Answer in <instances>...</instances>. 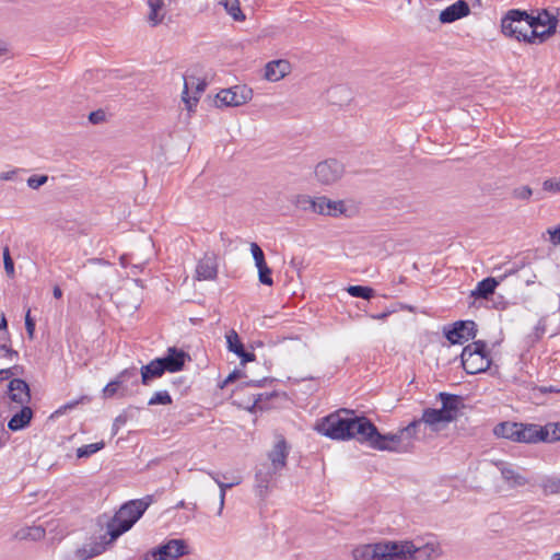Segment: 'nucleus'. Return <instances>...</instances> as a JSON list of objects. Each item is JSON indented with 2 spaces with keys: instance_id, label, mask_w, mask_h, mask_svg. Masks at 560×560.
<instances>
[{
  "instance_id": "32",
  "label": "nucleus",
  "mask_w": 560,
  "mask_h": 560,
  "mask_svg": "<svg viewBox=\"0 0 560 560\" xmlns=\"http://www.w3.org/2000/svg\"><path fill=\"white\" fill-rule=\"evenodd\" d=\"M45 529L42 526L23 527L15 532L14 538L18 540H42L45 537Z\"/></svg>"
},
{
  "instance_id": "19",
  "label": "nucleus",
  "mask_w": 560,
  "mask_h": 560,
  "mask_svg": "<svg viewBox=\"0 0 560 560\" xmlns=\"http://www.w3.org/2000/svg\"><path fill=\"white\" fill-rule=\"evenodd\" d=\"M218 275V261L214 254H206L196 266L195 278L198 281L214 280Z\"/></svg>"
},
{
  "instance_id": "27",
  "label": "nucleus",
  "mask_w": 560,
  "mask_h": 560,
  "mask_svg": "<svg viewBox=\"0 0 560 560\" xmlns=\"http://www.w3.org/2000/svg\"><path fill=\"white\" fill-rule=\"evenodd\" d=\"M163 374L164 371L161 361L154 359L141 368V382L143 385H149L152 380L159 378Z\"/></svg>"
},
{
  "instance_id": "33",
  "label": "nucleus",
  "mask_w": 560,
  "mask_h": 560,
  "mask_svg": "<svg viewBox=\"0 0 560 560\" xmlns=\"http://www.w3.org/2000/svg\"><path fill=\"white\" fill-rule=\"evenodd\" d=\"M226 11V13L237 22L245 21L246 16L240 7V0H220L219 2Z\"/></svg>"
},
{
  "instance_id": "60",
  "label": "nucleus",
  "mask_w": 560,
  "mask_h": 560,
  "mask_svg": "<svg viewBox=\"0 0 560 560\" xmlns=\"http://www.w3.org/2000/svg\"><path fill=\"white\" fill-rule=\"evenodd\" d=\"M541 393H560V387L556 386H542L539 388Z\"/></svg>"
},
{
  "instance_id": "6",
  "label": "nucleus",
  "mask_w": 560,
  "mask_h": 560,
  "mask_svg": "<svg viewBox=\"0 0 560 560\" xmlns=\"http://www.w3.org/2000/svg\"><path fill=\"white\" fill-rule=\"evenodd\" d=\"M462 366L467 374L485 372L490 366L483 341H474L466 346L460 354Z\"/></svg>"
},
{
  "instance_id": "22",
  "label": "nucleus",
  "mask_w": 560,
  "mask_h": 560,
  "mask_svg": "<svg viewBox=\"0 0 560 560\" xmlns=\"http://www.w3.org/2000/svg\"><path fill=\"white\" fill-rule=\"evenodd\" d=\"M185 358L186 354L184 351L177 350L176 348H170L167 350V354L163 358H158V361H161L164 372L174 373L183 369Z\"/></svg>"
},
{
  "instance_id": "24",
  "label": "nucleus",
  "mask_w": 560,
  "mask_h": 560,
  "mask_svg": "<svg viewBox=\"0 0 560 560\" xmlns=\"http://www.w3.org/2000/svg\"><path fill=\"white\" fill-rule=\"evenodd\" d=\"M9 396L11 400L20 405L27 404L31 399L27 383L21 378H13L9 384Z\"/></svg>"
},
{
  "instance_id": "16",
  "label": "nucleus",
  "mask_w": 560,
  "mask_h": 560,
  "mask_svg": "<svg viewBox=\"0 0 560 560\" xmlns=\"http://www.w3.org/2000/svg\"><path fill=\"white\" fill-rule=\"evenodd\" d=\"M290 447L282 436H278L272 450L268 453L270 462L269 470L272 474L279 472L285 467Z\"/></svg>"
},
{
  "instance_id": "18",
  "label": "nucleus",
  "mask_w": 560,
  "mask_h": 560,
  "mask_svg": "<svg viewBox=\"0 0 560 560\" xmlns=\"http://www.w3.org/2000/svg\"><path fill=\"white\" fill-rule=\"evenodd\" d=\"M520 432L516 436L518 443H537V442H546L547 439V430H545V425L541 427L539 424H523L520 423Z\"/></svg>"
},
{
  "instance_id": "12",
  "label": "nucleus",
  "mask_w": 560,
  "mask_h": 560,
  "mask_svg": "<svg viewBox=\"0 0 560 560\" xmlns=\"http://www.w3.org/2000/svg\"><path fill=\"white\" fill-rule=\"evenodd\" d=\"M386 540L361 544L351 550L352 560H387Z\"/></svg>"
},
{
  "instance_id": "15",
  "label": "nucleus",
  "mask_w": 560,
  "mask_h": 560,
  "mask_svg": "<svg viewBox=\"0 0 560 560\" xmlns=\"http://www.w3.org/2000/svg\"><path fill=\"white\" fill-rule=\"evenodd\" d=\"M109 544V539H107L106 535H103L95 539H91L82 547L75 549V551L70 557V560L92 559L96 556L102 555L106 550V546Z\"/></svg>"
},
{
  "instance_id": "4",
  "label": "nucleus",
  "mask_w": 560,
  "mask_h": 560,
  "mask_svg": "<svg viewBox=\"0 0 560 560\" xmlns=\"http://www.w3.org/2000/svg\"><path fill=\"white\" fill-rule=\"evenodd\" d=\"M150 502V497H147L144 499L131 500L125 503L107 524L109 542H113L120 535L128 532L149 508Z\"/></svg>"
},
{
  "instance_id": "9",
  "label": "nucleus",
  "mask_w": 560,
  "mask_h": 560,
  "mask_svg": "<svg viewBox=\"0 0 560 560\" xmlns=\"http://www.w3.org/2000/svg\"><path fill=\"white\" fill-rule=\"evenodd\" d=\"M186 553L187 545L183 539H171L145 552L142 560H176Z\"/></svg>"
},
{
  "instance_id": "56",
  "label": "nucleus",
  "mask_w": 560,
  "mask_h": 560,
  "mask_svg": "<svg viewBox=\"0 0 560 560\" xmlns=\"http://www.w3.org/2000/svg\"><path fill=\"white\" fill-rule=\"evenodd\" d=\"M89 401H90V398L88 396H82L78 400H73V401H70V402L66 404L61 409H65V410L72 409V408H74L79 404L89 402Z\"/></svg>"
},
{
  "instance_id": "58",
  "label": "nucleus",
  "mask_w": 560,
  "mask_h": 560,
  "mask_svg": "<svg viewBox=\"0 0 560 560\" xmlns=\"http://www.w3.org/2000/svg\"><path fill=\"white\" fill-rule=\"evenodd\" d=\"M5 332H9L8 331V322H7L4 313H1V316H0V335H3Z\"/></svg>"
},
{
  "instance_id": "8",
  "label": "nucleus",
  "mask_w": 560,
  "mask_h": 560,
  "mask_svg": "<svg viewBox=\"0 0 560 560\" xmlns=\"http://www.w3.org/2000/svg\"><path fill=\"white\" fill-rule=\"evenodd\" d=\"M492 464L500 471L501 478L509 489L523 488L530 483V479L524 474V469L516 465L504 460H492Z\"/></svg>"
},
{
  "instance_id": "41",
  "label": "nucleus",
  "mask_w": 560,
  "mask_h": 560,
  "mask_svg": "<svg viewBox=\"0 0 560 560\" xmlns=\"http://www.w3.org/2000/svg\"><path fill=\"white\" fill-rule=\"evenodd\" d=\"M10 334L5 332L3 335H0V350L3 352L5 357H18V351L13 350L10 347Z\"/></svg>"
},
{
  "instance_id": "39",
  "label": "nucleus",
  "mask_w": 560,
  "mask_h": 560,
  "mask_svg": "<svg viewBox=\"0 0 560 560\" xmlns=\"http://www.w3.org/2000/svg\"><path fill=\"white\" fill-rule=\"evenodd\" d=\"M172 397L168 394L167 390H160L153 394V396L149 399V405H171L172 404Z\"/></svg>"
},
{
  "instance_id": "61",
  "label": "nucleus",
  "mask_w": 560,
  "mask_h": 560,
  "mask_svg": "<svg viewBox=\"0 0 560 560\" xmlns=\"http://www.w3.org/2000/svg\"><path fill=\"white\" fill-rule=\"evenodd\" d=\"M9 51L8 44L0 38V57L7 55Z\"/></svg>"
},
{
  "instance_id": "2",
  "label": "nucleus",
  "mask_w": 560,
  "mask_h": 560,
  "mask_svg": "<svg viewBox=\"0 0 560 560\" xmlns=\"http://www.w3.org/2000/svg\"><path fill=\"white\" fill-rule=\"evenodd\" d=\"M372 430L368 431L365 442L375 450L397 453H407L413 448V441L424 439L425 434L417 430V423L411 421L396 433L381 434L371 422Z\"/></svg>"
},
{
  "instance_id": "1",
  "label": "nucleus",
  "mask_w": 560,
  "mask_h": 560,
  "mask_svg": "<svg viewBox=\"0 0 560 560\" xmlns=\"http://www.w3.org/2000/svg\"><path fill=\"white\" fill-rule=\"evenodd\" d=\"M315 430L334 440H348L355 438L365 442L368 431L372 430L371 421L364 417H357L352 410L340 409L319 420Z\"/></svg>"
},
{
  "instance_id": "13",
  "label": "nucleus",
  "mask_w": 560,
  "mask_h": 560,
  "mask_svg": "<svg viewBox=\"0 0 560 560\" xmlns=\"http://www.w3.org/2000/svg\"><path fill=\"white\" fill-rule=\"evenodd\" d=\"M529 23L537 30V43H542L556 32L558 20L544 10L536 18L529 16Z\"/></svg>"
},
{
  "instance_id": "26",
  "label": "nucleus",
  "mask_w": 560,
  "mask_h": 560,
  "mask_svg": "<svg viewBox=\"0 0 560 560\" xmlns=\"http://www.w3.org/2000/svg\"><path fill=\"white\" fill-rule=\"evenodd\" d=\"M418 551L416 560H433L442 555L440 542L431 539L423 544H417Z\"/></svg>"
},
{
  "instance_id": "35",
  "label": "nucleus",
  "mask_w": 560,
  "mask_h": 560,
  "mask_svg": "<svg viewBox=\"0 0 560 560\" xmlns=\"http://www.w3.org/2000/svg\"><path fill=\"white\" fill-rule=\"evenodd\" d=\"M272 475L273 474L270 470H268L266 474L262 471H258L256 474V489L260 497H265L268 492V487Z\"/></svg>"
},
{
  "instance_id": "36",
  "label": "nucleus",
  "mask_w": 560,
  "mask_h": 560,
  "mask_svg": "<svg viewBox=\"0 0 560 560\" xmlns=\"http://www.w3.org/2000/svg\"><path fill=\"white\" fill-rule=\"evenodd\" d=\"M541 489L545 494H560V478H545L541 482Z\"/></svg>"
},
{
  "instance_id": "51",
  "label": "nucleus",
  "mask_w": 560,
  "mask_h": 560,
  "mask_svg": "<svg viewBox=\"0 0 560 560\" xmlns=\"http://www.w3.org/2000/svg\"><path fill=\"white\" fill-rule=\"evenodd\" d=\"M259 281L265 285H272L273 280L271 278V269L268 267L258 271Z\"/></svg>"
},
{
  "instance_id": "21",
  "label": "nucleus",
  "mask_w": 560,
  "mask_h": 560,
  "mask_svg": "<svg viewBox=\"0 0 560 560\" xmlns=\"http://www.w3.org/2000/svg\"><path fill=\"white\" fill-rule=\"evenodd\" d=\"M226 348L230 352L235 353L243 364L255 360V354L246 352L244 346L234 329H231L225 335Z\"/></svg>"
},
{
  "instance_id": "54",
  "label": "nucleus",
  "mask_w": 560,
  "mask_h": 560,
  "mask_svg": "<svg viewBox=\"0 0 560 560\" xmlns=\"http://www.w3.org/2000/svg\"><path fill=\"white\" fill-rule=\"evenodd\" d=\"M89 120L92 124H100L105 120V113L103 110H95L89 115Z\"/></svg>"
},
{
  "instance_id": "34",
  "label": "nucleus",
  "mask_w": 560,
  "mask_h": 560,
  "mask_svg": "<svg viewBox=\"0 0 560 560\" xmlns=\"http://www.w3.org/2000/svg\"><path fill=\"white\" fill-rule=\"evenodd\" d=\"M291 202L300 210H304V211L311 210L312 212L315 213V211H316L315 203H317V197L312 198L307 195L299 194V195H294L291 198Z\"/></svg>"
},
{
  "instance_id": "64",
  "label": "nucleus",
  "mask_w": 560,
  "mask_h": 560,
  "mask_svg": "<svg viewBox=\"0 0 560 560\" xmlns=\"http://www.w3.org/2000/svg\"><path fill=\"white\" fill-rule=\"evenodd\" d=\"M52 294L56 299H60L62 296V290L56 285L52 290Z\"/></svg>"
},
{
  "instance_id": "63",
  "label": "nucleus",
  "mask_w": 560,
  "mask_h": 560,
  "mask_svg": "<svg viewBox=\"0 0 560 560\" xmlns=\"http://www.w3.org/2000/svg\"><path fill=\"white\" fill-rule=\"evenodd\" d=\"M237 376H238V372L234 371V372H232V373H231V374L225 378L224 383H225V384L231 383V382L235 381V380L237 378Z\"/></svg>"
},
{
  "instance_id": "17",
  "label": "nucleus",
  "mask_w": 560,
  "mask_h": 560,
  "mask_svg": "<svg viewBox=\"0 0 560 560\" xmlns=\"http://www.w3.org/2000/svg\"><path fill=\"white\" fill-rule=\"evenodd\" d=\"M315 213L328 217H350L349 208L343 200H331L326 196L317 197Z\"/></svg>"
},
{
  "instance_id": "10",
  "label": "nucleus",
  "mask_w": 560,
  "mask_h": 560,
  "mask_svg": "<svg viewBox=\"0 0 560 560\" xmlns=\"http://www.w3.org/2000/svg\"><path fill=\"white\" fill-rule=\"evenodd\" d=\"M253 97V90L247 85H234L221 90L215 96L218 107L232 106L237 107L246 104Z\"/></svg>"
},
{
  "instance_id": "20",
  "label": "nucleus",
  "mask_w": 560,
  "mask_h": 560,
  "mask_svg": "<svg viewBox=\"0 0 560 560\" xmlns=\"http://www.w3.org/2000/svg\"><path fill=\"white\" fill-rule=\"evenodd\" d=\"M290 72L291 65L288 60H272L265 66L264 78L269 82H278L287 77Z\"/></svg>"
},
{
  "instance_id": "45",
  "label": "nucleus",
  "mask_w": 560,
  "mask_h": 560,
  "mask_svg": "<svg viewBox=\"0 0 560 560\" xmlns=\"http://www.w3.org/2000/svg\"><path fill=\"white\" fill-rule=\"evenodd\" d=\"M48 182L47 175H33L27 178V186L31 189H38Z\"/></svg>"
},
{
  "instance_id": "53",
  "label": "nucleus",
  "mask_w": 560,
  "mask_h": 560,
  "mask_svg": "<svg viewBox=\"0 0 560 560\" xmlns=\"http://www.w3.org/2000/svg\"><path fill=\"white\" fill-rule=\"evenodd\" d=\"M250 253L255 262L265 259V254L257 243H250Z\"/></svg>"
},
{
  "instance_id": "3",
  "label": "nucleus",
  "mask_w": 560,
  "mask_h": 560,
  "mask_svg": "<svg viewBox=\"0 0 560 560\" xmlns=\"http://www.w3.org/2000/svg\"><path fill=\"white\" fill-rule=\"evenodd\" d=\"M439 399L441 407L425 408L419 419H415L417 430H421L427 435V430L431 433L440 434L445 431L455 420V395L440 393Z\"/></svg>"
},
{
  "instance_id": "42",
  "label": "nucleus",
  "mask_w": 560,
  "mask_h": 560,
  "mask_svg": "<svg viewBox=\"0 0 560 560\" xmlns=\"http://www.w3.org/2000/svg\"><path fill=\"white\" fill-rule=\"evenodd\" d=\"M3 264L4 270L10 278L14 277V262L11 258L9 247H4L3 249Z\"/></svg>"
},
{
  "instance_id": "31",
  "label": "nucleus",
  "mask_w": 560,
  "mask_h": 560,
  "mask_svg": "<svg viewBox=\"0 0 560 560\" xmlns=\"http://www.w3.org/2000/svg\"><path fill=\"white\" fill-rule=\"evenodd\" d=\"M518 427L520 423L516 422H501L494 427L493 433L498 438H503L511 440L513 442H517L516 436L518 435L520 432Z\"/></svg>"
},
{
  "instance_id": "25",
  "label": "nucleus",
  "mask_w": 560,
  "mask_h": 560,
  "mask_svg": "<svg viewBox=\"0 0 560 560\" xmlns=\"http://www.w3.org/2000/svg\"><path fill=\"white\" fill-rule=\"evenodd\" d=\"M499 284L500 280L488 277L477 283L476 288L470 292V296L487 300L494 293Z\"/></svg>"
},
{
  "instance_id": "57",
  "label": "nucleus",
  "mask_w": 560,
  "mask_h": 560,
  "mask_svg": "<svg viewBox=\"0 0 560 560\" xmlns=\"http://www.w3.org/2000/svg\"><path fill=\"white\" fill-rule=\"evenodd\" d=\"M19 170L14 168L8 172H3L0 174V180H12L14 176L18 174Z\"/></svg>"
},
{
  "instance_id": "7",
  "label": "nucleus",
  "mask_w": 560,
  "mask_h": 560,
  "mask_svg": "<svg viewBox=\"0 0 560 560\" xmlns=\"http://www.w3.org/2000/svg\"><path fill=\"white\" fill-rule=\"evenodd\" d=\"M345 174L343 164L335 159H328L316 164L314 176L318 184L331 186L339 182Z\"/></svg>"
},
{
  "instance_id": "23",
  "label": "nucleus",
  "mask_w": 560,
  "mask_h": 560,
  "mask_svg": "<svg viewBox=\"0 0 560 560\" xmlns=\"http://www.w3.org/2000/svg\"><path fill=\"white\" fill-rule=\"evenodd\" d=\"M148 13L147 21L152 26L155 27L162 23H164L165 18L167 15V8L164 0H147Z\"/></svg>"
},
{
  "instance_id": "29",
  "label": "nucleus",
  "mask_w": 560,
  "mask_h": 560,
  "mask_svg": "<svg viewBox=\"0 0 560 560\" xmlns=\"http://www.w3.org/2000/svg\"><path fill=\"white\" fill-rule=\"evenodd\" d=\"M208 475L213 479V481L218 485V487L220 489L219 510H218V513H217L220 516V515H222V512H223V509H224L226 490L233 488L234 486L240 485L241 483V478H234L230 482H223V481H221L218 478L217 474H214L212 471H208Z\"/></svg>"
},
{
  "instance_id": "59",
  "label": "nucleus",
  "mask_w": 560,
  "mask_h": 560,
  "mask_svg": "<svg viewBox=\"0 0 560 560\" xmlns=\"http://www.w3.org/2000/svg\"><path fill=\"white\" fill-rule=\"evenodd\" d=\"M445 336L451 345H455V325L446 330Z\"/></svg>"
},
{
  "instance_id": "50",
  "label": "nucleus",
  "mask_w": 560,
  "mask_h": 560,
  "mask_svg": "<svg viewBox=\"0 0 560 560\" xmlns=\"http://www.w3.org/2000/svg\"><path fill=\"white\" fill-rule=\"evenodd\" d=\"M547 233L549 235V241L552 245H560V223L555 228L548 229Z\"/></svg>"
},
{
  "instance_id": "37",
  "label": "nucleus",
  "mask_w": 560,
  "mask_h": 560,
  "mask_svg": "<svg viewBox=\"0 0 560 560\" xmlns=\"http://www.w3.org/2000/svg\"><path fill=\"white\" fill-rule=\"evenodd\" d=\"M347 292L353 298H361L364 300H370L374 294V290L372 288L363 285H350L347 288Z\"/></svg>"
},
{
  "instance_id": "49",
  "label": "nucleus",
  "mask_w": 560,
  "mask_h": 560,
  "mask_svg": "<svg viewBox=\"0 0 560 560\" xmlns=\"http://www.w3.org/2000/svg\"><path fill=\"white\" fill-rule=\"evenodd\" d=\"M542 188H544V190L549 191V192H553V194L559 192L560 191V177L546 179L542 183Z\"/></svg>"
},
{
  "instance_id": "38",
  "label": "nucleus",
  "mask_w": 560,
  "mask_h": 560,
  "mask_svg": "<svg viewBox=\"0 0 560 560\" xmlns=\"http://www.w3.org/2000/svg\"><path fill=\"white\" fill-rule=\"evenodd\" d=\"M104 447V442L92 443L88 445H83L77 450L78 458H84L93 455L94 453L101 451Z\"/></svg>"
},
{
  "instance_id": "11",
  "label": "nucleus",
  "mask_w": 560,
  "mask_h": 560,
  "mask_svg": "<svg viewBox=\"0 0 560 560\" xmlns=\"http://www.w3.org/2000/svg\"><path fill=\"white\" fill-rule=\"evenodd\" d=\"M387 560H416L418 545L412 540H386Z\"/></svg>"
},
{
  "instance_id": "48",
  "label": "nucleus",
  "mask_w": 560,
  "mask_h": 560,
  "mask_svg": "<svg viewBox=\"0 0 560 560\" xmlns=\"http://www.w3.org/2000/svg\"><path fill=\"white\" fill-rule=\"evenodd\" d=\"M512 195L516 199L528 200L532 197L533 191L528 186H522V187L515 188L513 190Z\"/></svg>"
},
{
  "instance_id": "44",
  "label": "nucleus",
  "mask_w": 560,
  "mask_h": 560,
  "mask_svg": "<svg viewBox=\"0 0 560 560\" xmlns=\"http://www.w3.org/2000/svg\"><path fill=\"white\" fill-rule=\"evenodd\" d=\"M470 2L467 0H457V20L468 16L471 13Z\"/></svg>"
},
{
  "instance_id": "40",
  "label": "nucleus",
  "mask_w": 560,
  "mask_h": 560,
  "mask_svg": "<svg viewBox=\"0 0 560 560\" xmlns=\"http://www.w3.org/2000/svg\"><path fill=\"white\" fill-rule=\"evenodd\" d=\"M545 430H547V443L560 441V422L547 423Z\"/></svg>"
},
{
  "instance_id": "55",
  "label": "nucleus",
  "mask_w": 560,
  "mask_h": 560,
  "mask_svg": "<svg viewBox=\"0 0 560 560\" xmlns=\"http://www.w3.org/2000/svg\"><path fill=\"white\" fill-rule=\"evenodd\" d=\"M130 290L135 291V293H136V298L132 302V307L137 308L139 305V302H140V293H141V289L138 284V281H133Z\"/></svg>"
},
{
  "instance_id": "62",
  "label": "nucleus",
  "mask_w": 560,
  "mask_h": 560,
  "mask_svg": "<svg viewBox=\"0 0 560 560\" xmlns=\"http://www.w3.org/2000/svg\"><path fill=\"white\" fill-rule=\"evenodd\" d=\"M12 371L11 369H3V370H0V378H9L11 375H12Z\"/></svg>"
},
{
  "instance_id": "30",
  "label": "nucleus",
  "mask_w": 560,
  "mask_h": 560,
  "mask_svg": "<svg viewBox=\"0 0 560 560\" xmlns=\"http://www.w3.org/2000/svg\"><path fill=\"white\" fill-rule=\"evenodd\" d=\"M33 411L30 407L24 406L18 413H15L9 421L8 427L12 431L24 429L31 421Z\"/></svg>"
},
{
  "instance_id": "52",
  "label": "nucleus",
  "mask_w": 560,
  "mask_h": 560,
  "mask_svg": "<svg viewBox=\"0 0 560 560\" xmlns=\"http://www.w3.org/2000/svg\"><path fill=\"white\" fill-rule=\"evenodd\" d=\"M25 328H26V332H27L30 339H33L34 338V332H35V322L31 317V311L30 310L25 314Z\"/></svg>"
},
{
  "instance_id": "47",
  "label": "nucleus",
  "mask_w": 560,
  "mask_h": 560,
  "mask_svg": "<svg viewBox=\"0 0 560 560\" xmlns=\"http://www.w3.org/2000/svg\"><path fill=\"white\" fill-rule=\"evenodd\" d=\"M130 378H137V370L136 369H126L121 371L117 376L116 381L119 382V384L122 386L126 382H128Z\"/></svg>"
},
{
  "instance_id": "43",
  "label": "nucleus",
  "mask_w": 560,
  "mask_h": 560,
  "mask_svg": "<svg viewBox=\"0 0 560 560\" xmlns=\"http://www.w3.org/2000/svg\"><path fill=\"white\" fill-rule=\"evenodd\" d=\"M439 20L443 24L455 22V3L443 10L439 15Z\"/></svg>"
},
{
  "instance_id": "5",
  "label": "nucleus",
  "mask_w": 560,
  "mask_h": 560,
  "mask_svg": "<svg viewBox=\"0 0 560 560\" xmlns=\"http://www.w3.org/2000/svg\"><path fill=\"white\" fill-rule=\"evenodd\" d=\"M532 26L529 15L520 10H510L501 21L504 35L534 44L537 43V30Z\"/></svg>"
},
{
  "instance_id": "28",
  "label": "nucleus",
  "mask_w": 560,
  "mask_h": 560,
  "mask_svg": "<svg viewBox=\"0 0 560 560\" xmlns=\"http://www.w3.org/2000/svg\"><path fill=\"white\" fill-rule=\"evenodd\" d=\"M477 334V325L474 320H457V345L474 339Z\"/></svg>"
},
{
  "instance_id": "14",
  "label": "nucleus",
  "mask_w": 560,
  "mask_h": 560,
  "mask_svg": "<svg viewBox=\"0 0 560 560\" xmlns=\"http://www.w3.org/2000/svg\"><path fill=\"white\" fill-rule=\"evenodd\" d=\"M207 83L205 80H200L194 77L184 79V90L182 93V100L188 110L197 105L200 95L203 93Z\"/></svg>"
},
{
  "instance_id": "46",
  "label": "nucleus",
  "mask_w": 560,
  "mask_h": 560,
  "mask_svg": "<svg viewBox=\"0 0 560 560\" xmlns=\"http://www.w3.org/2000/svg\"><path fill=\"white\" fill-rule=\"evenodd\" d=\"M121 385L116 380L109 382L103 389V396L105 398L114 397L120 389Z\"/></svg>"
}]
</instances>
